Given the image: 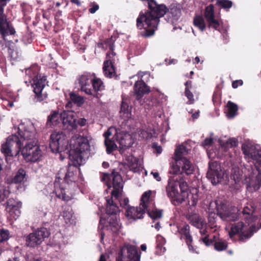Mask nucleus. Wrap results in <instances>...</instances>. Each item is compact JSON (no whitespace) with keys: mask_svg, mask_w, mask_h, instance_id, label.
<instances>
[{"mask_svg":"<svg viewBox=\"0 0 261 261\" xmlns=\"http://www.w3.org/2000/svg\"><path fill=\"white\" fill-rule=\"evenodd\" d=\"M79 171V169L75 164H69L67 168H61L57 175L53 193L64 201L70 200L77 189L76 182Z\"/></svg>","mask_w":261,"mask_h":261,"instance_id":"obj_1","label":"nucleus"},{"mask_svg":"<svg viewBox=\"0 0 261 261\" xmlns=\"http://www.w3.org/2000/svg\"><path fill=\"white\" fill-rule=\"evenodd\" d=\"M242 149L245 158L248 162H253L255 168L249 166L248 168L249 181L247 189L253 192L258 190L261 187V146L251 143H246L242 145Z\"/></svg>","mask_w":261,"mask_h":261,"instance_id":"obj_2","label":"nucleus"},{"mask_svg":"<svg viewBox=\"0 0 261 261\" xmlns=\"http://www.w3.org/2000/svg\"><path fill=\"white\" fill-rule=\"evenodd\" d=\"M18 136L14 135L9 136L6 142L2 145L1 150L6 157L8 163L9 160L14 155H17L20 151L21 139L33 142L37 141L35 138L36 129L33 123L28 121L19 124L18 127Z\"/></svg>","mask_w":261,"mask_h":261,"instance_id":"obj_3","label":"nucleus"},{"mask_svg":"<svg viewBox=\"0 0 261 261\" xmlns=\"http://www.w3.org/2000/svg\"><path fill=\"white\" fill-rule=\"evenodd\" d=\"M101 181L105 182L108 189L105 190L108 193V190L112 187L113 190L111 192V197H106V212L112 216L116 215L120 210L117 200L122 197V189H123L122 179L120 175L116 172H112L111 174L103 173L101 177Z\"/></svg>","mask_w":261,"mask_h":261,"instance_id":"obj_4","label":"nucleus"},{"mask_svg":"<svg viewBox=\"0 0 261 261\" xmlns=\"http://www.w3.org/2000/svg\"><path fill=\"white\" fill-rule=\"evenodd\" d=\"M113 134H115V139L119 143L121 149H125L129 148L134 143L132 137L129 134L123 131L118 133L115 127H111L103 134L105 144L108 154L111 153L117 148L114 141L110 139Z\"/></svg>","mask_w":261,"mask_h":261,"instance_id":"obj_5","label":"nucleus"},{"mask_svg":"<svg viewBox=\"0 0 261 261\" xmlns=\"http://www.w3.org/2000/svg\"><path fill=\"white\" fill-rule=\"evenodd\" d=\"M77 81L82 92L96 98L101 96L100 92L104 90L105 86L102 81L96 78L95 74L84 73L78 78Z\"/></svg>","mask_w":261,"mask_h":261,"instance_id":"obj_6","label":"nucleus"},{"mask_svg":"<svg viewBox=\"0 0 261 261\" xmlns=\"http://www.w3.org/2000/svg\"><path fill=\"white\" fill-rule=\"evenodd\" d=\"M69 158L80 165L82 162V154L88 151L90 145L88 139L83 136L74 135L70 139Z\"/></svg>","mask_w":261,"mask_h":261,"instance_id":"obj_7","label":"nucleus"},{"mask_svg":"<svg viewBox=\"0 0 261 261\" xmlns=\"http://www.w3.org/2000/svg\"><path fill=\"white\" fill-rule=\"evenodd\" d=\"M104 45L109 47V50L107 53L106 60L103 63V72L105 76L112 78L116 74L114 64L117 58L113 50L114 43L111 39H109L105 42Z\"/></svg>","mask_w":261,"mask_h":261,"instance_id":"obj_8","label":"nucleus"},{"mask_svg":"<svg viewBox=\"0 0 261 261\" xmlns=\"http://www.w3.org/2000/svg\"><path fill=\"white\" fill-rule=\"evenodd\" d=\"M151 193V190L145 192L142 195L139 206L129 207L126 210L125 215L128 219L137 220L143 218L147 208V202H148L149 197H150Z\"/></svg>","mask_w":261,"mask_h":261,"instance_id":"obj_9","label":"nucleus"},{"mask_svg":"<svg viewBox=\"0 0 261 261\" xmlns=\"http://www.w3.org/2000/svg\"><path fill=\"white\" fill-rule=\"evenodd\" d=\"M257 230L255 224L251 225L248 228L242 222H239L232 224L230 230L229 231V235L231 238L234 235L238 234L239 240L245 241L250 238Z\"/></svg>","mask_w":261,"mask_h":261,"instance_id":"obj_10","label":"nucleus"},{"mask_svg":"<svg viewBox=\"0 0 261 261\" xmlns=\"http://www.w3.org/2000/svg\"><path fill=\"white\" fill-rule=\"evenodd\" d=\"M31 82L35 94V100L40 102L45 99L47 94L43 90L47 83L46 77L41 74L37 75Z\"/></svg>","mask_w":261,"mask_h":261,"instance_id":"obj_11","label":"nucleus"},{"mask_svg":"<svg viewBox=\"0 0 261 261\" xmlns=\"http://www.w3.org/2000/svg\"><path fill=\"white\" fill-rule=\"evenodd\" d=\"M50 147L53 152H60L67 149L68 140L63 132H54L50 135Z\"/></svg>","mask_w":261,"mask_h":261,"instance_id":"obj_12","label":"nucleus"},{"mask_svg":"<svg viewBox=\"0 0 261 261\" xmlns=\"http://www.w3.org/2000/svg\"><path fill=\"white\" fill-rule=\"evenodd\" d=\"M21 152L27 162H36L41 155V151L37 145V141L35 140L33 142H27Z\"/></svg>","mask_w":261,"mask_h":261,"instance_id":"obj_13","label":"nucleus"},{"mask_svg":"<svg viewBox=\"0 0 261 261\" xmlns=\"http://www.w3.org/2000/svg\"><path fill=\"white\" fill-rule=\"evenodd\" d=\"M194 171L195 167L191 162L187 159H184L180 160L179 163L175 162L171 166L169 173L176 176L180 175L179 178H180L182 173L190 175L193 174Z\"/></svg>","mask_w":261,"mask_h":261,"instance_id":"obj_14","label":"nucleus"},{"mask_svg":"<svg viewBox=\"0 0 261 261\" xmlns=\"http://www.w3.org/2000/svg\"><path fill=\"white\" fill-rule=\"evenodd\" d=\"M166 192L174 205H178L184 201V199L178 200L181 197V193L178 191V178L176 176L174 175L169 178Z\"/></svg>","mask_w":261,"mask_h":261,"instance_id":"obj_15","label":"nucleus"},{"mask_svg":"<svg viewBox=\"0 0 261 261\" xmlns=\"http://www.w3.org/2000/svg\"><path fill=\"white\" fill-rule=\"evenodd\" d=\"M242 213L247 223L254 222L257 229L261 228V212L259 208H255L252 203L247 204Z\"/></svg>","mask_w":261,"mask_h":261,"instance_id":"obj_16","label":"nucleus"},{"mask_svg":"<svg viewBox=\"0 0 261 261\" xmlns=\"http://www.w3.org/2000/svg\"><path fill=\"white\" fill-rule=\"evenodd\" d=\"M224 175V171L221 169L219 163L216 161L209 162V168L207 177L211 180L213 185L220 182Z\"/></svg>","mask_w":261,"mask_h":261,"instance_id":"obj_17","label":"nucleus"},{"mask_svg":"<svg viewBox=\"0 0 261 261\" xmlns=\"http://www.w3.org/2000/svg\"><path fill=\"white\" fill-rule=\"evenodd\" d=\"M117 260L118 261H140V256L134 246L126 245L121 248Z\"/></svg>","mask_w":261,"mask_h":261,"instance_id":"obj_18","label":"nucleus"},{"mask_svg":"<svg viewBox=\"0 0 261 261\" xmlns=\"http://www.w3.org/2000/svg\"><path fill=\"white\" fill-rule=\"evenodd\" d=\"M49 233L45 228L38 229L30 233L27 237L26 244L28 246L35 247L40 245L45 238L49 236Z\"/></svg>","mask_w":261,"mask_h":261,"instance_id":"obj_19","label":"nucleus"},{"mask_svg":"<svg viewBox=\"0 0 261 261\" xmlns=\"http://www.w3.org/2000/svg\"><path fill=\"white\" fill-rule=\"evenodd\" d=\"M217 214L224 221H234L238 218V210L235 207L228 208L224 204L217 205Z\"/></svg>","mask_w":261,"mask_h":261,"instance_id":"obj_20","label":"nucleus"},{"mask_svg":"<svg viewBox=\"0 0 261 261\" xmlns=\"http://www.w3.org/2000/svg\"><path fill=\"white\" fill-rule=\"evenodd\" d=\"M121 228L119 220L116 216H109L107 220L101 217L99 221V229H107L114 233H117Z\"/></svg>","mask_w":261,"mask_h":261,"instance_id":"obj_21","label":"nucleus"},{"mask_svg":"<svg viewBox=\"0 0 261 261\" xmlns=\"http://www.w3.org/2000/svg\"><path fill=\"white\" fill-rule=\"evenodd\" d=\"M204 16L209 28H213L216 30H219L221 22L219 16H216L214 13V7L213 5H210L205 8Z\"/></svg>","mask_w":261,"mask_h":261,"instance_id":"obj_22","label":"nucleus"},{"mask_svg":"<svg viewBox=\"0 0 261 261\" xmlns=\"http://www.w3.org/2000/svg\"><path fill=\"white\" fill-rule=\"evenodd\" d=\"M5 7H0V33L3 38L6 40V37L8 35H14L15 31L13 26L7 21L6 16L4 14Z\"/></svg>","mask_w":261,"mask_h":261,"instance_id":"obj_23","label":"nucleus"},{"mask_svg":"<svg viewBox=\"0 0 261 261\" xmlns=\"http://www.w3.org/2000/svg\"><path fill=\"white\" fill-rule=\"evenodd\" d=\"M145 75L149 76V73L141 71L138 73V77L140 78L141 80L136 82L134 88V93L137 99H140L144 94L148 93L150 91L149 87L146 86L144 81L142 80L143 76Z\"/></svg>","mask_w":261,"mask_h":261,"instance_id":"obj_24","label":"nucleus"},{"mask_svg":"<svg viewBox=\"0 0 261 261\" xmlns=\"http://www.w3.org/2000/svg\"><path fill=\"white\" fill-rule=\"evenodd\" d=\"M237 142L234 138H231L227 140H219L220 147L219 150L215 152L218 158H222L223 156H228L231 158L229 149L237 145Z\"/></svg>","mask_w":261,"mask_h":261,"instance_id":"obj_25","label":"nucleus"},{"mask_svg":"<svg viewBox=\"0 0 261 261\" xmlns=\"http://www.w3.org/2000/svg\"><path fill=\"white\" fill-rule=\"evenodd\" d=\"M63 126L69 130L75 129L77 128L75 113L71 111H64L62 113V120Z\"/></svg>","mask_w":261,"mask_h":261,"instance_id":"obj_26","label":"nucleus"},{"mask_svg":"<svg viewBox=\"0 0 261 261\" xmlns=\"http://www.w3.org/2000/svg\"><path fill=\"white\" fill-rule=\"evenodd\" d=\"M21 207V202L20 201H15L13 199H10L8 200L6 210L9 212L10 219L16 220L19 217Z\"/></svg>","mask_w":261,"mask_h":261,"instance_id":"obj_27","label":"nucleus"},{"mask_svg":"<svg viewBox=\"0 0 261 261\" xmlns=\"http://www.w3.org/2000/svg\"><path fill=\"white\" fill-rule=\"evenodd\" d=\"M125 164L134 172H138L142 168L141 161L132 155L125 156Z\"/></svg>","mask_w":261,"mask_h":261,"instance_id":"obj_28","label":"nucleus"},{"mask_svg":"<svg viewBox=\"0 0 261 261\" xmlns=\"http://www.w3.org/2000/svg\"><path fill=\"white\" fill-rule=\"evenodd\" d=\"M179 232L181 235V237L185 240L189 250L192 252H195L198 253L195 251L194 247L191 245L192 237L190 233V226L187 224L184 225L180 229Z\"/></svg>","mask_w":261,"mask_h":261,"instance_id":"obj_29","label":"nucleus"},{"mask_svg":"<svg viewBox=\"0 0 261 261\" xmlns=\"http://www.w3.org/2000/svg\"><path fill=\"white\" fill-rule=\"evenodd\" d=\"M199 229V233L201 237L199 238V241L202 242L206 246H208L212 244L213 236H210V228L205 225L203 226L201 228H198Z\"/></svg>","mask_w":261,"mask_h":261,"instance_id":"obj_30","label":"nucleus"},{"mask_svg":"<svg viewBox=\"0 0 261 261\" xmlns=\"http://www.w3.org/2000/svg\"><path fill=\"white\" fill-rule=\"evenodd\" d=\"M147 203L148 206L146 212H147L148 216L154 220L161 218L162 216V211L158 210L153 207L154 203L150 199V197Z\"/></svg>","mask_w":261,"mask_h":261,"instance_id":"obj_31","label":"nucleus"},{"mask_svg":"<svg viewBox=\"0 0 261 261\" xmlns=\"http://www.w3.org/2000/svg\"><path fill=\"white\" fill-rule=\"evenodd\" d=\"M62 120V113L60 114L57 111H53L47 117L46 126L53 127L57 125Z\"/></svg>","mask_w":261,"mask_h":261,"instance_id":"obj_32","label":"nucleus"},{"mask_svg":"<svg viewBox=\"0 0 261 261\" xmlns=\"http://www.w3.org/2000/svg\"><path fill=\"white\" fill-rule=\"evenodd\" d=\"M167 13V12H166ZM166 14V20L168 22L175 23L181 16V11L177 8H173Z\"/></svg>","mask_w":261,"mask_h":261,"instance_id":"obj_33","label":"nucleus"},{"mask_svg":"<svg viewBox=\"0 0 261 261\" xmlns=\"http://www.w3.org/2000/svg\"><path fill=\"white\" fill-rule=\"evenodd\" d=\"M188 219L190 223L197 228H201L203 226L205 225V222L197 214L189 215Z\"/></svg>","mask_w":261,"mask_h":261,"instance_id":"obj_34","label":"nucleus"},{"mask_svg":"<svg viewBox=\"0 0 261 261\" xmlns=\"http://www.w3.org/2000/svg\"><path fill=\"white\" fill-rule=\"evenodd\" d=\"M188 150L189 149L184 144L179 146L175 151L173 160L175 162L179 163L180 160L187 159L184 155L188 154Z\"/></svg>","mask_w":261,"mask_h":261,"instance_id":"obj_35","label":"nucleus"},{"mask_svg":"<svg viewBox=\"0 0 261 261\" xmlns=\"http://www.w3.org/2000/svg\"><path fill=\"white\" fill-rule=\"evenodd\" d=\"M120 113V116L124 120L126 119L128 120L129 118H131V108L129 107L127 103L125 102L123 99L122 101Z\"/></svg>","mask_w":261,"mask_h":261,"instance_id":"obj_36","label":"nucleus"},{"mask_svg":"<svg viewBox=\"0 0 261 261\" xmlns=\"http://www.w3.org/2000/svg\"><path fill=\"white\" fill-rule=\"evenodd\" d=\"M62 216L67 225H71L75 224L76 219L71 210L64 211Z\"/></svg>","mask_w":261,"mask_h":261,"instance_id":"obj_37","label":"nucleus"},{"mask_svg":"<svg viewBox=\"0 0 261 261\" xmlns=\"http://www.w3.org/2000/svg\"><path fill=\"white\" fill-rule=\"evenodd\" d=\"M178 187L180 189V192L181 193V198L180 199L179 198L178 200L184 199V201H185L186 199L189 196L188 184L182 179H180L178 180Z\"/></svg>","mask_w":261,"mask_h":261,"instance_id":"obj_38","label":"nucleus"},{"mask_svg":"<svg viewBox=\"0 0 261 261\" xmlns=\"http://www.w3.org/2000/svg\"><path fill=\"white\" fill-rule=\"evenodd\" d=\"M194 25L198 28L199 30L203 32L205 29L206 24L204 18L202 16L196 15L193 19Z\"/></svg>","mask_w":261,"mask_h":261,"instance_id":"obj_39","label":"nucleus"},{"mask_svg":"<svg viewBox=\"0 0 261 261\" xmlns=\"http://www.w3.org/2000/svg\"><path fill=\"white\" fill-rule=\"evenodd\" d=\"M213 242H215V249L219 251H223L226 249L227 244L226 241L223 240H219L217 241L216 235H213Z\"/></svg>","mask_w":261,"mask_h":261,"instance_id":"obj_40","label":"nucleus"},{"mask_svg":"<svg viewBox=\"0 0 261 261\" xmlns=\"http://www.w3.org/2000/svg\"><path fill=\"white\" fill-rule=\"evenodd\" d=\"M241 172L237 166L232 167L230 172V178L234 180L235 183H238L241 179Z\"/></svg>","mask_w":261,"mask_h":261,"instance_id":"obj_41","label":"nucleus"},{"mask_svg":"<svg viewBox=\"0 0 261 261\" xmlns=\"http://www.w3.org/2000/svg\"><path fill=\"white\" fill-rule=\"evenodd\" d=\"M238 111V107L234 103L228 101L227 105L226 115L228 118L233 117Z\"/></svg>","mask_w":261,"mask_h":261,"instance_id":"obj_42","label":"nucleus"},{"mask_svg":"<svg viewBox=\"0 0 261 261\" xmlns=\"http://www.w3.org/2000/svg\"><path fill=\"white\" fill-rule=\"evenodd\" d=\"M26 178V172L24 170L22 169H19L16 173L13 179V182L14 183H20L24 181Z\"/></svg>","mask_w":261,"mask_h":261,"instance_id":"obj_43","label":"nucleus"},{"mask_svg":"<svg viewBox=\"0 0 261 261\" xmlns=\"http://www.w3.org/2000/svg\"><path fill=\"white\" fill-rule=\"evenodd\" d=\"M70 100L78 107H81L85 102V98L84 97L81 96L74 93L70 94Z\"/></svg>","mask_w":261,"mask_h":261,"instance_id":"obj_44","label":"nucleus"},{"mask_svg":"<svg viewBox=\"0 0 261 261\" xmlns=\"http://www.w3.org/2000/svg\"><path fill=\"white\" fill-rule=\"evenodd\" d=\"M10 191L4 185H0V202L4 201L9 195Z\"/></svg>","mask_w":261,"mask_h":261,"instance_id":"obj_45","label":"nucleus"},{"mask_svg":"<svg viewBox=\"0 0 261 261\" xmlns=\"http://www.w3.org/2000/svg\"><path fill=\"white\" fill-rule=\"evenodd\" d=\"M216 4L223 9H227L232 7V2L229 0H217Z\"/></svg>","mask_w":261,"mask_h":261,"instance_id":"obj_46","label":"nucleus"},{"mask_svg":"<svg viewBox=\"0 0 261 261\" xmlns=\"http://www.w3.org/2000/svg\"><path fill=\"white\" fill-rule=\"evenodd\" d=\"M9 236V232L8 230L0 229V242L7 240Z\"/></svg>","mask_w":261,"mask_h":261,"instance_id":"obj_47","label":"nucleus"},{"mask_svg":"<svg viewBox=\"0 0 261 261\" xmlns=\"http://www.w3.org/2000/svg\"><path fill=\"white\" fill-rule=\"evenodd\" d=\"M118 204L122 207L126 206L129 202V200L127 198L124 197L122 193V197L120 198L119 200H117Z\"/></svg>","mask_w":261,"mask_h":261,"instance_id":"obj_48","label":"nucleus"},{"mask_svg":"<svg viewBox=\"0 0 261 261\" xmlns=\"http://www.w3.org/2000/svg\"><path fill=\"white\" fill-rule=\"evenodd\" d=\"M9 96L11 98L12 101H10L6 100L5 101L4 105H7V106H8L10 108H12L14 106L13 101H16L17 99L18 95H16V94L11 95V94H10Z\"/></svg>","mask_w":261,"mask_h":261,"instance_id":"obj_49","label":"nucleus"},{"mask_svg":"<svg viewBox=\"0 0 261 261\" xmlns=\"http://www.w3.org/2000/svg\"><path fill=\"white\" fill-rule=\"evenodd\" d=\"M185 95L189 99L188 103L189 104L193 103L194 102L193 95L189 89H185Z\"/></svg>","mask_w":261,"mask_h":261,"instance_id":"obj_50","label":"nucleus"},{"mask_svg":"<svg viewBox=\"0 0 261 261\" xmlns=\"http://www.w3.org/2000/svg\"><path fill=\"white\" fill-rule=\"evenodd\" d=\"M215 214L212 213V214L209 215V216H208V222L210 223L211 228H213L214 227H217L216 225H214V223L215 222Z\"/></svg>","mask_w":261,"mask_h":261,"instance_id":"obj_51","label":"nucleus"},{"mask_svg":"<svg viewBox=\"0 0 261 261\" xmlns=\"http://www.w3.org/2000/svg\"><path fill=\"white\" fill-rule=\"evenodd\" d=\"M164 245H161L159 244H158L156 248V253L158 254L162 255L166 251V248L163 246Z\"/></svg>","mask_w":261,"mask_h":261,"instance_id":"obj_52","label":"nucleus"},{"mask_svg":"<svg viewBox=\"0 0 261 261\" xmlns=\"http://www.w3.org/2000/svg\"><path fill=\"white\" fill-rule=\"evenodd\" d=\"M213 101L214 105L220 103V95L218 93L215 92L213 96Z\"/></svg>","mask_w":261,"mask_h":261,"instance_id":"obj_53","label":"nucleus"},{"mask_svg":"<svg viewBox=\"0 0 261 261\" xmlns=\"http://www.w3.org/2000/svg\"><path fill=\"white\" fill-rule=\"evenodd\" d=\"M90 6L91 7L89 9V11L91 14H94L96 12L97 10L99 9V6L97 4L92 3L90 4Z\"/></svg>","mask_w":261,"mask_h":261,"instance_id":"obj_54","label":"nucleus"},{"mask_svg":"<svg viewBox=\"0 0 261 261\" xmlns=\"http://www.w3.org/2000/svg\"><path fill=\"white\" fill-rule=\"evenodd\" d=\"M87 124V120L85 118H80L77 121H76V125H79L81 126H84Z\"/></svg>","mask_w":261,"mask_h":261,"instance_id":"obj_55","label":"nucleus"},{"mask_svg":"<svg viewBox=\"0 0 261 261\" xmlns=\"http://www.w3.org/2000/svg\"><path fill=\"white\" fill-rule=\"evenodd\" d=\"M157 244H159L161 245H164L166 243L165 239L161 236H158L156 237Z\"/></svg>","mask_w":261,"mask_h":261,"instance_id":"obj_56","label":"nucleus"},{"mask_svg":"<svg viewBox=\"0 0 261 261\" xmlns=\"http://www.w3.org/2000/svg\"><path fill=\"white\" fill-rule=\"evenodd\" d=\"M243 84V81L242 80H236L233 81L232 83V86L233 88H237L239 85Z\"/></svg>","mask_w":261,"mask_h":261,"instance_id":"obj_57","label":"nucleus"},{"mask_svg":"<svg viewBox=\"0 0 261 261\" xmlns=\"http://www.w3.org/2000/svg\"><path fill=\"white\" fill-rule=\"evenodd\" d=\"M151 174L153 175L154 178L158 181H160L161 180V177L160 176L159 173L158 172L152 171Z\"/></svg>","mask_w":261,"mask_h":261,"instance_id":"obj_58","label":"nucleus"},{"mask_svg":"<svg viewBox=\"0 0 261 261\" xmlns=\"http://www.w3.org/2000/svg\"><path fill=\"white\" fill-rule=\"evenodd\" d=\"M213 139L212 138H206L203 142V145L204 146H208L211 145Z\"/></svg>","mask_w":261,"mask_h":261,"instance_id":"obj_59","label":"nucleus"},{"mask_svg":"<svg viewBox=\"0 0 261 261\" xmlns=\"http://www.w3.org/2000/svg\"><path fill=\"white\" fill-rule=\"evenodd\" d=\"M153 147L154 148H155L156 151L158 153H161V152L162 151V147L161 146H158L156 145V144H155V143H153Z\"/></svg>","mask_w":261,"mask_h":261,"instance_id":"obj_60","label":"nucleus"},{"mask_svg":"<svg viewBox=\"0 0 261 261\" xmlns=\"http://www.w3.org/2000/svg\"><path fill=\"white\" fill-rule=\"evenodd\" d=\"M10 0H0V7L2 6H6Z\"/></svg>","mask_w":261,"mask_h":261,"instance_id":"obj_61","label":"nucleus"},{"mask_svg":"<svg viewBox=\"0 0 261 261\" xmlns=\"http://www.w3.org/2000/svg\"><path fill=\"white\" fill-rule=\"evenodd\" d=\"M185 85L186 86V89H189L191 87L192 82L191 81H188L185 83Z\"/></svg>","mask_w":261,"mask_h":261,"instance_id":"obj_62","label":"nucleus"},{"mask_svg":"<svg viewBox=\"0 0 261 261\" xmlns=\"http://www.w3.org/2000/svg\"><path fill=\"white\" fill-rule=\"evenodd\" d=\"M199 110H198L197 111L195 112V113H193L192 114V115L193 118V119H197L199 117Z\"/></svg>","mask_w":261,"mask_h":261,"instance_id":"obj_63","label":"nucleus"},{"mask_svg":"<svg viewBox=\"0 0 261 261\" xmlns=\"http://www.w3.org/2000/svg\"><path fill=\"white\" fill-rule=\"evenodd\" d=\"M152 227H154L157 230H159L161 228V226L159 222L155 223L154 225H152Z\"/></svg>","mask_w":261,"mask_h":261,"instance_id":"obj_64","label":"nucleus"}]
</instances>
